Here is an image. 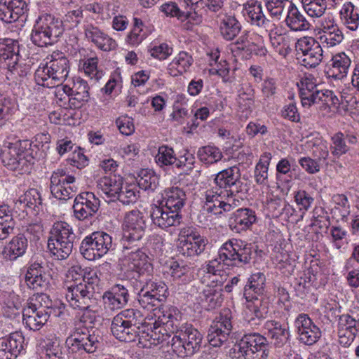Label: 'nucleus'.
I'll list each match as a JSON object with an SVG mask.
<instances>
[{"label":"nucleus","mask_w":359,"mask_h":359,"mask_svg":"<svg viewBox=\"0 0 359 359\" xmlns=\"http://www.w3.org/2000/svg\"><path fill=\"white\" fill-rule=\"evenodd\" d=\"M20 47L17 41L9 38L0 39V61L6 66L16 62L20 56Z\"/></svg>","instance_id":"nucleus-38"},{"label":"nucleus","mask_w":359,"mask_h":359,"mask_svg":"<svg viewBox=\"0 0 359 359\" xmlns=\"http://www.w3.org/2000/svg\"><path fill=\"white\" fill-rule=\"evenodd\" d=\"M15 105L13 99L0 95V127L12 116L15 110Z\"/></svg>","instance_id":"nucleus-57"},{"label":"nucleus","mask_w":359,"mask_h":359,"mask_svg":"<svg viewBox=\"0 0 359 359\" xmlns=\"http://www.w3.org/2000/svg\"><path fill=\"white\" fill-rule=\"evenodd\" d=\"M34 74L38 85L47 88L57 86L67 79L69 72V60L65 54L60 51L47 55Z\"/></svg>","instance_id":"nucleus-1"},{"label":"nucleus","mask_w":359,"mask_h":359,"mask_svg":"<svg viewBox=\"0 0 359 359\" xmlns=\"http://www.w3.org/2000/svg\"><path fill=\"white\" fill-rule=\"evenodd\" d=\"M233 350L245 359H267L269 344L265 337L258 333L245 334L234 346Z\"/></svg>","instance_id":"nucleus-7"},{"label":"nucleus","mask_w":359,"mask_h":359,"mask_svg":"<svg viewBox=\"0 0 359 359\" xmlns=\"http://www.w3.org/2000/svg\"><path fill=\"white\" fill-rule=\"evenodd\" d=\"M317 79L311 74L305 73L302 75L298 83L299 96L303 107H311V102L318 91Z\"/></svg>","instance_id":"nucleus-31"},{"label":"nucleus","mask_w":359,"mask_h":359,"mask_svg":"<svg viewBox=\"0 0 359 359\" xmlns=\"http://www.w3.org/2000/svg\"><path fill=\"white\" fill-rule=\"evenodd\" d=\"M215 187L208 190H217L229 194H238L242 191L243 182L241 180L240 169L236 166L229 167L219 172L214 178Z\"/></svg>","instance_id":"nucleus-19"},{"label":"nucleus","mask_w":359,"mask_h":359,"mask_svg":"<svg viewBox=\"0 0 359 359\" xmlns=\"http://www.w3.org/2000/svg\"><path fill=\"white\" fill-rule=\"evenodd\" d=\"M50 315L36 311L29 308L23 309V322L30 330H39L47 322Z\"/></svg>","instance_id":"nucleus-43"},{"label":"nucleus","mask_w":359,"mask_h":359,"mask_svg":"<svg viewBox=\"0 0 359 359\" xmlns=\"http://www.w3.org/2000/svg\"><path fill=\"white\" fill-rule=\"evenodd\" d=\"M146 219L139 210L128 212L124 217L123 234L121 242L137 243L144 235Z\"/></svg>","instance_id":"nucleus-17"},{"label":"nucleus","mask_w":359,"mask_h":359,"mask_svg":"<svg viewBox=\"0 0 359 359\" xmlns=\"http://www.w3.org/2000/svg\"><path fill=\"white\" fill-rule=\"evenodd\" d=\"M199 298L203 303L206 304L209 310L214 309L221 306L223 302L222 288L220 287H211V285L208 283L200 292Z\"/></svg>","instance_id":"nucleus-42"},{"label":"nucleus","mask_w":359,"mask_h":359,"mask_svg":"<svg viewBox=\"0 0 359 359\" xmlns=\"http://www.w3.org/2000/svg\"><path fill=\"white\" fill-rule=\"evenodd\" d=\"M332 153L334 156H341L349 150V146L346 144L345 135L341 132L335 133L331 138Z\"/></svg>","instance_id":"nucleus-64"},{"label":"nucleus","mask_w":359,"mask_h":359,"mask_svg":"<svg viewBox=\"0 0 359 359\" xmlns=\"http://www.w3.org/2000/svg\"><path fill=\"white\" fill-rule=\"evenodd\" d=\"M266 276L263 273H252L244 287L243 295L248 302V309L258 318H265L268 309L262 304V297L265 292Z\"/></svg>","instance_id":"nucleus-6"},{"label":"nucleus","mask_w":359,"mask_h":359,"mask_svg":"<svg viewBox=\"0 0 359 359\" xmlns=\"http://www.w3.org/2000/svg\"><path fill=\"white\" fill-rule=\"evenodd\" d=\"M89 87L87 81L80 77L73 79L72 86L68 84L63 85L57 93L61 94V91L69 95L68 106L72 109H79L89 100Z\"/></svg>","instance_id":"nucleus-20"},{"label":"nucleus","mask_w":359,"mask_h":359,"mask_svg":"<svg viewBox=\"0 0 359 359\" xmlns=\"http://www.w3.org/2000/svg\"><path fill=\"white\" fill-rule=\"evenodd\" d=\"M100 201L92 192H83L76 196L74 214L79 220H84L97 212Z\"/></svg>","instance_id":"nucleus-21"},{"label":"nucleus","mask_w":359,"mask_h":359,"mask_svg":"<svg viewBox=\"0 0 359 359\" xmlns=\"http://www.w3.org/2000/svg\"><path fill=\"white\" fill-rule=\"evenodd\" d=\"M32 151V148L23 151L11 146L2 152V162L9 170H19L22 173L29 172L36 158Z\"/></svg>","instance_id":"nucleus-14"},{"label":"nucleus","mask_w":359,"mask_h":359,"mask_svg":"<svg viewBox=\"0 0 359 359\" xmlns=\"http://www.w3.org/2000/svg\"><path fill=\"white\" fill-rule=\"evenodd\" d=\"M139 187L145 191H154L158 186L159 178L151 170H142L137 179Z\"/></svg>","instance_id":"nucleus-53"},{"label":"nucleus","mask_w":359,"mask_h":359,"mask_svg":"<svg viewBox=\"0 0 359 359\" xmlns=\"http://www.w3.org/2000/svg\"><path fill=\"white\" fill-rule=\"evenodd\" d=\"M296 50L298 54H302L301 63L306 67L314 68L322 62L323 57L322 46L313 37L300 38L296 43Z\"/></svg>","instance_id":"nucleus-16"},{"label":"nucleus","mask_w":359,"mask_h":359,"mask_svg":"<svg viewBox=\"0 0 359 359\" xmlns=\"http://www.w3.org/2000/svg\"><path fill=\"white\" fill-rule=\"evenodd\" d=\"M243 6V14L247 16L252 25L266 29L270 27L271 20L264 13L260 1L248 0Z\"/></svg>","instance_id":"nucleus-26"},{"label":"nucleus","mask_w":359,"mask_h":359,"mask_svg":"<svg viewBox=\"0 0 359 359\" xmlns=\"http://www.w3.org/2000/svg\"><path fill=\"white\" fill-rule=\"evenodd\" d=\"M255 90L251 84H243L238 95L239 108L252 112L255 104Z\"/></svg>","instance_id":"nucleus-47"},{"label":"nucleus","mask_w":359,"mask_h":359,"mask_svg":"<svg viewBox=\"0 0 359 359\" xmlns=\"http://www.w3.org/2000/svg\"><path fill=\"white\" fill-rule=\"evenodd\" d=\"M148 291H144L140 290L137 293V300L140 305L146 309H154L153 308H159L161 304L165 300H160V298L156 297L155 295H152L148 293Z\"/></svg>","instance_id":"nucleus-60"},{"label":"nucleus","mask_w":359,"mask_h":359,"mask_svg":"<svg viewBox=\"0 0 359 359\" xmlns=\"http://www.w3.org/2000/svg\"><path fill=\"white\" fill-rule=\"evenodd\" d=\"M123 179L119 175H109L99 179L97 187L109 198H116L123 187Z\"/></svg>","instance_id":"nucleus-40"},{"label":"nucleus","mask_w":359,"mask_h":359,"mask_svg":"<svg viewBox=\"0 0 359 359\" xmlns=\"http://www.w3.org/2000/svg\"><path fill=\"white\" fill-rule=\"evenodd\" d=\"M253 252L251 243L241 240L229 241L219 249V259L223 261V265L240 266L250 262Z\"/></svg>","instance_id":"nucleus-8"},{"label":"nucleus","mask_w":359,"mask_h":359,"mask_svg":"<svg viewBox=\"0 0 359 359\" xmlns=\"http://www.w3.org/2000/svg\"><path fill=\"white\" fill-rule=\"evenodd\" d=\"M197 156L200 161L205 164L215 163L223 157L219 148L210 145L200 147L197 151Z\"/></svg>","instance_id":"nucleus-54"},{"label":"nucleus","mask_w":359,"mask_h":359,"mask_svg":"<svg viewBox=\"0 0 359 359\" xmlns=\"http://www.w3.org/2000/svg\"><path fill=\"white\" fill-rule=\"evenodd\" d=\"M69 273L72 275L73 273L81 274L82 280H79L78 283H84L94 289L95 286H97L100 281L97 270L90 267L81 269L79 266H74L71 268Z\"/></svg>","instance_id":"nucleus-49"},{"label":"nucleus","mask_w":359,"mask_h":359,"mask_svg":"<svg viewBox=\"0 0 359 359\" xmlns=\"http://www.w3.org/2000/svg\"><path fill=\"white\" fill-rule=\"evenodd\" d=\"M194 60L191 55L188 53L182 51L172 60L170 63L168 70L172 76H177V74H182L187 72L191 65Z\"/></svg>","instance_id":"nucleus-46"},{"label":"nucleus","mask_w":359,"mask_h":359,"mask_svg":"<svg viewBox=\"0 0 359 359\" xmlns=\"http://www.w3.org/2000/svg\"><path fill=\"white\" fill-rule=\"evenodd\" d=\"M122 250L119 257L121 264L140 275L151 268L148 256L137 246V243L121 242Z\"/></svg>","instance_id":"nucleus-13"},{"label":"nucleus","mask_w":359,"mask_h":359,"mask_svg":"<svg viewBox=\"0 0 359 359\" xmlns=\"http://www.w3.org/2000/svg\"><path fill=\"white\" fill-rule=\"evenodd\" d=\"M66 343L72 352L83 351L93 353L102 346V337L93 329L75 327L73 333L67 339Z\"/></svg>","instance_id":"nucleus-9"},{"label":"nucleus","mask_w":359,"mask_h":359,"mask_svg":"<svg viewBox=\"0 0 359 359\" xmlns=\"http://www.w3.org/2000/svg\"><path fill=\"white\" fill-rule=\"evenodd\" d=\"M176 161L177 157L172 148L165 145L158 148L156 161L160 166L171 165L175 166Z\"/></svg>","instance_id":"nucleus-59"},{"label":"nucleus","mask_w":359,"mask_h":359,"mask_svg":"<svg viewBox=\"0 0 359 359\" xmlns=\"http://www.w3.org/2000/svg\"><path fill=\"white\" fill-rule=\"evenodd\" d=\"M305 13L312 18H320L325 13L327 4L324 0H300Z\"/></svg>","instance_id":"nucleus-50"},{"label":"nucleus","mask_w":359,"mask_h":359,"mask_svg":"<svg viewBox=\"0 0 359 359\" xmlns=\"http://www.w3.org/2000/svg\"><path fill=\"white\" fill-rule=\"evenodd\" d=\"M286 25L293 31H306L311 27L309 22L297 6L292 2L287 7Z\"/></svg>","instance_id":"nucleus-34"},{"label":"nucleus","mask_w":359,"mask_h":359,"mask_svg":"<svg viewBox=\"0 0 359 359\" xmlns=\"http://www.w3.org/2000/svg\"><path fill=\"white\" fill-rule=\"evenodd\" d=\"M264 6L271 17L280 19L287 4L292 3L290 0H264Z\"/></svg>","instance_id":"nucleus-62"},{"label":"nucleus","mask_w":359,"mask_h":359,"mask_svg":"<svg viewBox=\"0 0 359 359\" xmlns=\"http://www.w3.org/2000/svg\"><path fill=\"white\" fill-rule=\"evenodd\" d=\"M318 42L325 48H332L340 44L344 40L342 31L332 19L324 20L318 31Z\"/></svg>","instance_id":"nucleus-22"},{"label":"nucleus","mask_w":359,"mask_h":359,"mask_svg":"<svg viewBox=\"0 0 359 359\" xmlns=\"http://www.w3.org/2000/svg\"><path fill=\"white\" fill-rule=\"evenodd\" d=\"M186 198V194L182 189L172 187L165 189L163 201L165 202V207L180 213L184 205Z\"/></svg>","instance_id":"nucleus-35"},{"label":"nucleus","mask_w":359,"mask_h":359,"mask_svg":"<svg viewBox=\"0 0 359 359\" xmlns=\"http://www.w3.org/2000/svg\"><path fill=\"white\" fill-rule=\"evenodd\" d=\"M27 245V239L24 235L13 237L3 250L4 258L10 261L17 259L25 253Z\"/></svg>","instance_id":"nucleus-37"},{"label":"nucleus","mask_w":359,"mask_h":359,"mask_svg":"<svg viewBox=\"0 0 359 359\" xmlns=\"http://www.w3.org/2000/svg\"><path fill=\"white\" fill-rule=\"evenodd\" d=\"M94 294V288L76 280L67 286L65 297L73 309L88 308L89 305L95 304Z\"/></svg>","instance_id":"nucleus-18"},{"label":"nucleus","mask_w":359,"mask_h":359,"mask_svg":"<svg viewBox=\"0 0 359 359\" xmlns=\"http://www.w3.org/2000/svg\"><path fill=\"white\" fill-rule=\"evenodd\" d=\"M150 217L153 224L165 229L180 224L181 215L167 208L164 205H154L151 208Z\"/></svg>","instance_id":"nucleus-24"},{"label":"nucleus","mask_w":359,"mask_h":359,"mask_svg":"<svg viewBox=\"0 0 359 359\" xmlns=\"http://www.w3.org/2000/svg\"><path fill=\"white\" fill-rule=\"evenodd\" d=\"M342 25L348 30L355 32L359 28V8L350 1L345 2L340 11Z\"/></svg>","instance_id":"nucleus-36"},{"label":"nucleus","mask_w":359,"mask_h":359,"mask_svg":"<svg viewBox=\"0 0 359 359\" xmlns=\"http://www.w3.org/2000/svg\"><path fill=\"white\" fill-rule=\"evenodd\" d=\"M25 307L51 316L52 300L46 294L38 292L29 298Z\"/></svg>","instance_id":"nucleus-45"},{"label":"nucleus","mask_w":359,"mask_h":359,"mask_svg":"<svg viewBox=\"0 0 359 359\" xmlns=\"http://www.w3.org/2000/svg\"><path fill=\"white\" fill-rule=\"evenodd\" d=\"M264 334L271 339V343L277 347L283 346L288 340V328L276 320H267L264 325Z\"/></svg>","instance_id":"nucleus-32"},{"label":"nucleus","mask_w":359,"mask_h":359,"mask_svg":"<svg viewBox=\"0 0 359 359\" xmlns=\"http://www.w3.org/2000/svg\"><path fill=\"white\" fill-rule=\"evenodd\" d=\"M313 156L320 164L327 160L329 156V150L325 142L318 140L309 144Z\"/></svg>","instance_id":"nucleus-63"},{"label":"nucleus","mask_w":359,"mask_h":359,"mask_svg":"<svg viewBox=\"0 0 359 359\" xmlns=\"http://www.w3.org/2000/svg\"><path fill=\"white\" fill-rule=\"evenodd\" d=\"M256 221L255 212L249 208H239L229 219L230 228L240 232L249 229Z\"/></svg>","instance_id":"nucleus-33"},{"label":"nucleus","mask_w":359,"mask_h":359,"mask_svg":"<svg viewBox=\"0 0 359 359\" xmlns=\"http://www.w3.org/2000/svg\"><path fill=\"white\" fill-rule=\"evenodd\" d=\"M43 266L36 262L29 266L25 274V282L29 288L43 290L48 287L49 278Z\"/></svg>","instance_id":"nucleus-28"},{"label":"nucleus","mask_w":359,"mask_h":359,"mask_svg":"<svg viewBox=\"0 0 359 359\" xmlns=\"http://www.w3.org/2000/svg\"><path fill=\"white\" fill-rule=\"evenodd\" d=\"M80 252L88 260H95L114 248L112 237L104 231L86 236L80 245Z\"/></svg>","instance_id":"nucleus-10"},{"label":"nucleus","mask_w":359,"mask_h":359,"mask_svg":"<svg viewBox=\"0 0 359 359\" xmlns=\"http://www.w3.org/2000/svg\"><path fill=\"white\" fill-rule=\"evenodd\" d=\"M144 318L139 310L128 309L116 315L111 322V331L119 341H135L143 328Z\"/></svg>","instance_id":"nucleus-2"},{"label":"nucleus","mask_w":359,"mask_h":359,"mask_svg":"<svg viewBox=\"0 0 359 359\" xmlns=\"http://www.w3.org/2000/svg\"><path fill=\"white\" fill-rule=\"evenodd\" d=\"M236 194H229L226 191L206 190L203 198V210L215 215L229 212L238 205L239 201L233 197Z\"/></svg>","instance_id":"nucleus-12"},{"label":"nucleus","mask_w":359,"mask_h":359,"mask_svg":"<svg viewBox=\"0 0 359 359\" xmlns=\"http://www.w3.org/2000/svg\"><path fill=\"white\" fill-rule=\"evenodd\" d=\"M315 92L316 94L311 102V106L312 104L321 103L325 106V109L327 107L330 109L337 107L339 104V100L333 91L330 90H319Z\"/></svg>","instance_id":"nucleus-55"},{"label":"nucleus","mask_w":359,"mask_h":359,"mask_svg":"<svg viewBox=\"0 0 359 359\" xmlns=\"http://www.w3.org/2000/svg\"><path fill=\"white\" fill-rule=\"evenodd\" d=\"M351 64V60L347 54L344 52L338 53L332 56L326 74L329 78L341 80L346 77Z\"/></svg>","instance_id":"nucleus-30"},{"label":"nucleus","mask_w":359,"mask_h":359,"mask_svg":"<svg viewBox=\"0 0 359 359\" xmlns=\"http://www.w3.org/2000/svg\"><path fill=\"white\" fill-rule=\"evenodd\" d=\"M229 334L218 328V327L210 325L207 339L211 346L218 347L227 341Z\"/></svg>","instance_id":"nucleus-61"},{"label":"nucleus","mask_w":359,"mask_h":359,"mask_svg":"<svg viewBox=\"0 0 359 359\" xmlns=\"http://www.w3.org/2000/svg\"><path fill=\"white\" fill-rule=\"evenodd\" d=\"M272 155L271 153L266 152L263 154L257 163L254 176L257 184L260 185H266L268 183V170L270 165Z\"/></svg>","instance_id":"nucleus-48"},{"label":"nucleus","mask_w":359,"mask_h":359,"mask_svg":"<svg viewBox=\"0 0 359 359\" xmlns=\"http://www.w3.org/2000/svg\"><path fill=\"white\" fill-rule=\"evenodd\" d=\"M84 34L87 40L104 51H110L116 48L115 40L109 36L98 27L87 23L84 25Z\"/></svg>","instance_id":"nucleus-25"},{"label":"nucleus","mask_w":359,"mask_h":359,"mask_svg":"<svg viewBox=\"0 0 359 359\" xmlns=\"http://www.w3.org/2000/svg\"><path fill=\"white\" fill-rule=\"evenodd\" d=\"M63 22L53 15L44 13L35 22L31 34V40L39 47L52 45L64 32Z\"/></svg>","instance_id":"nucleus-4"},{"label":"nucleus","mask_w":359,"mask_h":359,"mask_svg":"<svg viewBox=\"0 0 359 359\" xmlns=\"http://www.w3.org/2000/svg\"><path fill=\"white\" fill-rule=\"evenodd\" d=\"M76 241L72 226L65 222H57L50 229L48 248L55 259L62 260L72 253Z\"/></svg>","instance_id":"nucleus-3"},{"label":"nucleus","mask_w":359,"mask_h":359,"mask_svg":"<svg viewBox=\"0 0 359 359\" xmlns=\"http://www.w3.org/2000/svg\"><path fill=\"white\" fill-rule=\"evenodd\" d=\"M25 0H0V20L6 23L17 21L27 11Z\"/></svg>","instance_id":"nucleus-27"},{"label":"nucleus","mask_w":359,"mask_h":359,"mask_svg":"<svg viewBox=\"0 0 359 359\" xmlns=\"http://www.w3.org/2000/svg\"><path fill=\"white\" fill-rule=\"evenodd\" d=\"M50 189L55 198L67 201L72 198L77 191L75 177L67 174L63 169H57L51 175Z\"/></svg>","instance_id":"nucleus-15"},{"label":"nucleus","mask_w":359,"mask_h":359,"mask_svg":"<svg viewBox=\"0 0 359 359\" xmlns=\"http://www.w3.org/2000/svg\"><path fill=\"white\" fill-rule=\"evenodd\" d=\"M203 335L191 325L183 324L171 338V348L179 357L193 355L201 348Z\"/></svg>","instance_id":"nucleus-5"},{"label":"nucleus","mask_w":359,"mask_h":359,"mask_svg":"<svg viewBox=\"0 0 359 359\" xmlns=\"http://www.w3.org/2000/svg\"><path fill=\"white\" fill-rule=\"evenodd\" d=\"M140 289L144 292L148 291L149 294L155 295L160 300H165L169 294L168 286L162 281L147 280Z\"/></svg>","instance_id":"nucleus-56"},{"label":"nucleus","mask_w":359,"mask_h":359,"mask_svg":"<svg viewBox=\"0 0 359 359\" xmlns=\"http://www.w3.org/2000/svg\"><path fill=\"white\" fill-rule=\"evenodd\" d=\"M25 338L22 332H14L0 338V359H16L24 349Z\"/></svg>","instance_id":"nucleus-23"},{"label":"nucleus","mask_w":359,"mask_h":359,"mask_svg":"<svg viewBox=\"0 0 359 359\" xmlns=\"http://www.w3.org/2000/svg\"><path fill=\"white\" fill-rule=\"evenodd\" d=\"M147 37V32L144 29V23L142 20L135 18L133 26L128 34L126 41L131 46H138Z\"/></svg>","instance_id":"nucleus-51"},{"label":"nucleus","mask_w":359,"mask_h":359,"mask_svg":"<svg viewBox=\"0 0 359 359\" xmlns=\"http://www.w3.org/2000/svg\"><path fill=\"white\" fill-rule=\"evenodd\" d=\"M159 332H161V330L158 331L154 329L152 324L150 325V328L147 330V332H145L144 330L141 328V332L137 339H138L139 344H141L142 347L148 346L146 343L147 341L149 343V345H158L161 344L164 345L165 343L161 339Z\"/></svg>","instance_id":"nucleus-58"},{"label":"nucleus","mask_w":359,"mask_h":359,"mask_svg":"<svg viewBox=\"0 0 359 359\" xmlns=\"http://www.w3.org/2000/svg\"><path fill=\"white\" fill-rule=\"evenodd\" d=\"M19 203L24 205L25 208L29 209L30 211L38 214L42 209L43 202L41 195L36 189H29L22 195L16 204Z\"/></svg>","instance_id":"nucleus-44"},{"label":"nucleus","mask_w":359,"mask_h":359,"mask_svg":"<svg viewBox=\"0 0 359 359\" xmlns=\"http://www.w3.org/2000/svg\"><path fill=\"white\" fill-rule=\"evenodd\" d=\"M242 25L234 15H226L220 20L219 32L224 39L231 41L241 32Z\"/></svg>","instance_id":"nucleus-41"},{"label":"nucleus","mask_w":359,"mask_h":359,"mask_svg":"<svg viewBox=\"0 0 359 359\" xmlns=\"http://www.w3.org/2000/svg\"><path fill=\"white\" fill-rule=\"evenodd\" d=\"M95 307V304H91L88 308H76L80 311L76 316V318L78 320L75 324V327L81 326V327L93 329L92 325L95 323L97 317Z\"/></svg>","instance_id":"nucleus-52"},{"label":"nucleus","mask_w":359,"mask_h":359,"mask_svg":"<svg viewBox=\"0 0 359 359\" xmlns=\"http://www.w3.org/2000/svg\"><path fill=\"white\" fill-rule=\"evenodd\" d=\"M161 314L158 316V320L165 325L169 332L173 335L180 330L182 325L180 320L182 315L180 311L175 306L162 308Z\"/></svg>","instance_id":"nucleus-39"},{"label":"nucleus","mask_w":359,"mask_h":359,"mask_svg":"<svg viewBox=\"0 0 359 359\" xmlns=\"http://www.w3.org/2000/svg\"><path fill=\"white\" fill-rule=\"evenodd\" d=\"M129 297L128 290L121 284L112 286L103 294L104 304L111 310H118L126 306Z\"/></svg>","instance_id":"nucleus-29"},{"label":"nucleus","mask_w":359,"mask_h":359,"mask_svg":"<svg viewBox=\"0 0 359 359\" xmlns=\"http://www.w3.org/2000/svg\"><path fill=\"white\" fill-rule=\"evenodd\" d=\"M208 243L195 228L184 227L179 233L177 251L183 257H194L204 252Z\"/></svg>","instance_id":"nucleus-11"}]
</instances>
